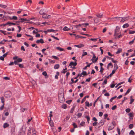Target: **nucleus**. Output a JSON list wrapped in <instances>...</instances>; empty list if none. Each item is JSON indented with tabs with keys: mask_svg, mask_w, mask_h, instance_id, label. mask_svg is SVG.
<instances>
[{
	"mask_svg": "<svg viewBox=\"0 0 135 135\" xmlns=\"http://www.w3.org/2000/svg\"><path fill=\"white\" fill-rule=\"evenodd\" d=\"M107 83V80L106 79H105L102 84L103 85H104V84H106Z\"/></svg>",
	"mask_w": 135,
	"mask_h": 135,
	"instance_id": "nucleus-56",
	"label": "nucleus"
},
{
	"mask_svg": "<svg viewBox=\"0 0 135 135\" xmlns=\"http://www.w3.org/2000/svg\"><path fill=\"white\" fill-rule=\"evenodd\" d=\"M58 30H54L52 29H48L46 31H44V32L46 34L48 32H54L55 31H57Z\"/></svg>",
	"mask_w": 135,
	"mask_h": 135,
	"instance_id": "nucleus-6",
	"label": "nucleus"
},
{
	"mask_svg": "<svg viewBox=\"0 0 135 135\" xmlns=\"http://www.w3.org/2000/svg\"><path fill=\"white\" fill-rule=\"evenodd\" d=\"M76 62V61H75V62L73 61L71 62L69 64V66H76L77 64V63Z\"/></svg>",
	"mask_w": 135,
	"mask_h": 135,
	"instance_id": "nucleus-9",
	"label": "nucleus"
},
{
	"mask_svg": "<svg viewBox=\"0 0 135 135\" xmlns=\"http://www.w3.org/2000/svg\"><path fill=\"white\" fill-rule=\"evenodd\" d=\"M0 32H1L3 33L4 35H6V31L2 30H0Z\"/></svg>",
	"mask_w": 135,
	"mask_h": 135,
	"instance_id": "nucleus-40",
	"label": "nucleus"
},
{
	"mask_svg": "<svg viewBox=\"0 0 135 135\" xmlns=\"http://www.w3.org/2000/svg\"><path fill=\"white\" fill-rule=\"evenodd\" d=\"M49 61L51 63H54L55 62V61L53 60H50Z\"/></svg>",
	"mask_w": 135,
	"mask_h": 135,
	"instance_id": "nucleus-60",
	"label": "nucleus"
},
{
	"mask_svg": "<svg viewBox=\"0 0 135 135\" xmlns=\"http://www.w3.org/2000/svg\"><path fill=\"white\" fill-rule=\"evenodd\" d=\"M52 57L55 59H57V60L59 59V58H58V57L56 56L53 55V56H52Z\"/></svg>",
	"mask_w": 135,
	"mask_h": 135,
	"instance_id": "nucleus-45",
	"label": "nucleus"
},
{
	"mask_svg": "<svg viewBox=\"0 0 135 135\" xmlns=\"http://www.w3.org/2000/svg\"><path fill=\"white\" fill-rule=\"evenodd\" d=\"M129 26V25L128 23H126L123 26V27L124 28L128 27Z\"/></svg>",
	"mask_w": 135,
	"mask_h": 135,
	"instance_id": "nucleus-17",
	"label": "nucleus"
},
{
	"mask_svg": "<svg viewBox=\"0 0 135 135\" xmlns=\"http://www.w3.org/2000/svg\"><path fill=\"white\" fill-rule=\"evenodd\" d=\"M87 55V53L86 52H83V53L82 55V57L83 56H84L85 55Z\"/></svg>",
	"mask_w": 135,
	"mask_h": 135,
	"instance_id": "nucleus-36",
	"label": "nucleus"
},
{
	"mask_svg": "<svg viewBox=\"0 0 135 135\" xmlns=\"http://www.w3.org/2000/svg\"><path fill=\"white\" fill-rule=\"evenodd\" d=\"M42 74L45 76H46L47 75V74L46 71H44L42 73Z\"/></svg>",
	"mask_w": 135,
	"mask_h": 135,
	"instance_id": "nucleus-49",
	"label": "nucleus"
},
{
	"mask_svg": "<svg viewBox=\"0 0 135 135\" xmlns=\"http://www.w3.org/2000/svg\"><path fill=\"white\" fill-rule=\"evenodd\" d=\"M85 105L86 106L89 107L90 106L89 103L88 101H86L85 102Z\"/></svg>",
	"mask_w": 135,
	"mask_h": 135,
	"instance_id": "nucleus-33",
	"label": "nucleus"
},
{
	"mask_svg": "<svg viewBox=\"0 0 135 135\" xmlns=\"http://www.w3.org/2000/svg\"><path fill=\"white\" fill-rule=\"evenodd\" d=\"M70 30L66 26H65L63 28V30L64 31H68Z\"/></svg>",
	"mask_w": 135,
	"mask_h": 135,
	"instance_id": "nucleus-16",
	"label": "nucleus"
},
{
	"mask_svg": "<svg viewBox=\"0 0 135 135\" xmlns=\"http://www.w3.org/2000/svg\"><path fill=\"white\" fill-rule=\"evenodd\" d=\"M12 20H16L17 19V17L16 16H13L12 17Z\"/></svg>",
	"mask_w": 135,
	"mask_h": 135,
	"instance_id": "nucleus-48",
	"label": "nucleus"
},
{
	"mask_svg": "<svg viewBox=\"0 0 135 135\" xmlns=\"http://www.w3.org/2000/svg\"><path fill=\"white\" fill-rule=\"evenodd\" d=\"M48 12V11L47 9H41L39 12L40 14L41 15H44L46 14Z\"/></svg>",
	"mask_w": 135,
	"mask_h": 135,
	"instance_id": "nucleus-1",
	"label": "nucleus"
},
{
	"mask_svg": "<svg viewBox=\"0 0 135 135\" xmlns=\"http://www.w3.org/2000/svg\"><path fill=\"white\" fill-rule=\"evenodd\" d=\"M86 118L87 119V121L88 122H89L90 120V118L89 116H86Z\"/></svg>",
	"mask_w": 135,
	"mask_h": 135,
	"instance_id": "nucleus-54",
	"label": "nucleus"
},
{
	"mask_svg": "<svg viewBox=\"0 0 135 135\" xmlns=\"http://www.w3.org/2000/svg\"><path fill=\"white\" fill-rule=\"evenodd\" d=\"M74 107L72 108H71V110L70 111V113H73V112L74 110Z\"/></svg>",
	"mask_w": 135,
	"mask_h": 135,
	"instance_id": "nucleus-55",
	"label": "nucleus"
},
{
	"mask_svg": "<svg viewBox=\"0 0 135 135\" xmlns=\"http://www.w3.org/2000/svg\"><path fill=\"white\" fill-rule=\"evenodd\" d=\"M7 7V6L5 5H3V4H0V7H1V8H5Z\"/></svg>",
	"mask_w": 135,
	"mask_h": 135,
	"instance_id": "nucleus-24",
	"label": "nucleus"
},
{
	"mask_svg": "<svg viewBox=\"0 0 135 135\" xmlns=\"http://www.w3.org/2000/svg\"><path fill=\"white\" fill-rule=\"evenodd\" d=\"M74 46L78 47V48H80L84 46V45L83 44H80L78 45H75Z\"/></svg>",
	"mask_w": 135,
	"mask_h": 135,
	"instance_id": "nucleus-12",
	"label": "nucleus"
},
{
	"mask_svg": "<svg viewBox=\"0 0 135 135\" xmlns=\"http://www.w3.org/2000/svg\"><path fill=\"white\" fill-rule=\"evenodd\" d=\"M117 130L118 132V134L120 135V129L119 128H117Z\"/></svg>",
	"mask_w": 135,
	"mask_h": 135,
	"instance_id": "nucleus-57",
	"label": "nucleus"
},
{
	"mask_svg": "<svg viewBox=\"0 0 135 135\" xmlns=\"http://www.w3.org/2000/svg\"><path fill=\"white\" fill-rule=\"evenodd\" d=\"M126 112L127 113H129L131 111V109L130 108H127L125 110Z\"/></svg>",
	"mask_w": 135,
	"mask_h": 135,
	"instance_id": "nucleus-39",
	"label": "nucleus"
},
{
	"mask_svg": "<svg viewBox=\"0 0 135 135\" xmlns=\"http://www.w3.org/2000/svg\"><path fill=\"white\" fill-rule=\"evenodd\" d=\"M42 17L43 18H49L51 17V16L50 15L45 14L43 15Z\"/></svg>",
	"mask_w": 135,
	"mask_h": 135,
	"instance_id": "nucleus-7",
	"label": "nucleus"
},
{
	"mask_svg": "<svg viewBox=\"0 0 135 135\" xmlns=\"http://www.w3.org/2000/svg\"><path fill=\"white\" fill-rule=\"evenodd\" d=\"M25 130L23 129L21 130L18 135H24L25 134Z\"/></svg>",
	"mask_w": 135,
	"mask_h": 135,
	"instance_id": "nucleus-10",
	"label": "nucleus"
},
{
	"mask_svg": "<svg viewBox=\"0 0 135 135\" xmlns=\"http://www.w3.org/2000/svg\"><path fill=\"white\" fill-rule=\"evenodd\" d=\"M73 126H74V127L75 128H76L77 127V126L75 124V123H74L73 124Z\"/></svg>",
	"mask_w": 135,
	"mask_h": 135,
	"instance_id": "nucleus-59",
	"label": "nucleus"
},
{
	"mask_svg": "<svg viewBox=\"0 0 135 135\" xmlns=\"http://www.w3.org/2000/svg\"><path fill=\"white\" fill-rule=\"evenodd\" d=\"M114 128V127L112 126H109L108 128V131H110L113 128Z\"/></svg>",
	"mask_w": 135,
	"mask_h": 135,
	"instance_id": "nucleus-27",
	"label": "nucleus"
},
{
	"mask_svg": "<svg viewBox=\"0 0 135 135\" xmlns=\"http://www.w3.org/2000/svg\"><path fill=\"white\" fill-rule=\"evenodd\" d=\"M129 134H132V135H134V132L132 130H131L130 132L129 133Z\"/></svg>",
	"mask_w": 135,
	"mask_h": 135,
	"instance_id": "nucleus-35",
	"label": "nucleus"
},
{
	"mask_svg": "<svg viewBox=\"0 0 135 135\" xmlns=\"http://www.w3.org/2000/svg\"><path fill=\"white\" fill-rule=\"evenodd\" d=\"M131 90V89H129L126 92V93L125 94V95H126L127 94H128L129 92Z\"/></svg>",
	"mask_w": 135,
	"mask_h": 135,
	"instance_id": "nucleus-28",
	"label": "nucleus"
},
{
	"mask_svg": "<svg viewBox=\"0 0 135 135\" xmlns=\"http://www.w3.org/2000/svg\"><path fill=\"white\" fill-rule=\"evenodd\" d=\"M122 49H119L118 51L116 52V54H118L120 53L122 51Z\"/></svg>",
	"mask_w": 135,
	"mask_h": 135,
	"instance_id": "nucleus-23",
	"label": "nucleus"
},
{
	"mask_svg": "<svg viewBox=\"0 0 135 135\" xmlns=\"http://www.w3.org/2000/svg\"><path fill=\"white\" fill-rule=\"evenodd\" d=\"M85 124V122H81L80 124V125L81 126H83Z\"/></svg>",
	"mask_w": 135,
	"mask_h": 135,
	"instance_id": "nucleus-61",
	"label": "nucleus"
},
{
	"mask_svg": "<svg viewBox=\"0 0 135 135\" xmlns=\"http://www.w3.org/2000/svg\"><path fill=\"white\" fill-rule=\"evenodd\" d=\"M21 49L23 51H25V49L24 48V47L23 46H22L21 47Z\"/></svg>",
	"mask_w": 135,
	"mask_h": 135,
	"instance_id": "nucleus-64",
	"label": "nucleus"
},
{
	"mask_svg": "<svg viewBox=\"0 0 135 135\" xmlns=\"http://www.w3.org/2000/svg\"><path fill=\"white\" fill-rule=\"evenodd\" d=\"M129 18V16L124 17H121V20L120 21V22H123L127 20Z\"/></svg>",
	"mask_w": 135,
	"mask_h": 135,
	"instance_id": "nucleus-5",
	"label": "nucleus"
},
{
	"mask_svg": "<svg viewBox=\"0 0 135 135\" xmlns=\"http://www.w3.org/2000/svg\"><path fill=\"white\" fill-rule=\"evenodd\" d=\"M127 99V97H124V100L122 101V103H121V104H122L124 102V101H125Z\"/></svg>",
	"mask_w": 135,
	"mask_h": 135,
	"instance_id": "nucleus-42",
	"label": "nucleus"
},
{
	"mask_svg": "<svg viewBox=\"0 0 135 135\" xmlns=\"http://www.w3.org/2000/svg\"><path fill=\"white\" fill-rule=\"evenodd\" d=\"M51 37H52L53 38H54L56 39L57 40H59V39L58 38H57V37H56L52 35L51 36Z\"/></svg>",
	"mask_w": 135,
	"mask_h": 135,
	"instance_id": "nucleus-58",
	"label": "nucleus"
},
{
	"mask_svg": "<svg viewBox=\"0 0 135 135\" xmlns=\"http://www.w3.org/2000/svg\"><path fill=\"white\" fill-rule=\"evenodd\" d=\"M114 69H115V70H117V69L118 68V66L117 65V64H115L114 65Z\"/></svg>",
	"mask_w": 135,
	"mask_h": 135,
	"instance_id": "nucleus-22",
	"label": "nucleus"
},
{
	"mask_svg": "<svg viewBox=\"0 0 135 135\" xmlns=\"http://www.w3.org/2000/svg\"><path fill=\"white\" fill-rule=\"evenodd\" d=\"M59 65L58 64L55 65L54 66V68L55 69H57L59 68Z\"/></svg>",
	"mask_w": 135,
	"mask_h": 135,
	"instance_id": "nucleus-18",
	"label": "nucleus"
},
{
	"mask_svg": "<svg viewBox=\"0 0 135 135\" xmlns=\"http://www.w3.org/2000/svg\"><path fill=\"white\" fill-rule=\"evenodd\" d=\"M96 16L100 18L102 17V14H97Z\"/></svg>",
	"mask_w": 135,
	"mask_h": 135,
	"instance_id": "nucleus-34",
	"label": "nucleus"
},
{
	"mask_svg": "<svg viewBox=\"0 0 135 135\" xmlns=\"http://www.w3.org/2000/svg\"><path fill=\"white\" fill-rule=\"evenodd\" d=\"M4 104H3V105L0 107V110H2L3 108H4Z\"/></svg>",
	"mask_w": 135,
	"mask_h": 135,
	"instance_id": "nucleus-51",
	"label": "nucleus"
},
{
	"mask_svg": "<svg viewBox=\"0 0 135 135\" xmlns=\"http://www.w3.org/2000/svg\"><path fill=\"white\" fill-rule=\"evenodd\" d=\"M36 43L37 44H38L40 43L42 44L44 43V41L43 39L41 38L40 40H37L36 41Z\"/></svg>",
	"mask_w": 135,
	"mask_h": 135,
	"instance_id": "nucleus-11",
	"label": "nucleus"
},
{
	"mask_svg": "<svg viewBox=\"0 0 135 135\" xmlns=\"http://www.w3.org/2000/svg\"><path fill=\"white\" fill-rule=\"evenodd\" d=\"M97 39H98V38H91L90 39V40H91L95 42L97 41Z\"/></svg>",
	"mask_w": 135,
	"mask_h": 135,
	"instance_id": "nucleus-50",
	"label": "nucleus"
},
{
	"mask_svg": "<svg viewBox=\"0 0 135 135\" xmlns=\"http://www.w3.org/2000/svg\"><path fill=\"white\" fill-rule=\"evenodd\" d=\"M104 70V68H103L102 67H100V72L101 73H102L103 72Z\"/></svg>",
	"mask_w": 135,
	"mask_h": 135,
	"instance_id": "nucleus-47",
	"label": "nucleus"
},
{
	"mask_svg": "<svg viewBox=\"0 0 135 135\" xmlns=\"http://www.w3.org/2000/svg\"><path fill=\"white\" fill-rule=\"evenodd\" d=\"M20 20H21V21L19 22H23L24 21H28V20L26 19L25 18H21L20 19Z\"/></svg>",
	"mask_w": 135,
	"mask_h": 135,
	"instance_id": "nucleus-14",
	"label": "nucleus"
},
{
	"mask_svg": "<svg viewBox=\"0 0 135 135\" xmlns=\"http://www.w3.org/2000/svg\"><path fill=\"white\" fill-rule=\"evenodd\" d=\"M19 67L20 68H22L23 67V65L22 64H19L18 65Z\"/></svg>",
	"mask_w": 135,
	"mask_h": 135,
	"instance_id": "nucleus-62",
	"label": "nucleus"
},
{
	"mask_svg": "<svg viewBox=\"0 0 135 135\" xmlns=\"http://www.w3.org/2000/svg\"><path fill=\"white\" fill-rule=\"evenodd\" d=\"M86 99V97H85L81 101V103H83L85 100Z\"/></svg>",
	"mask_w": 135,
	"mask_h": 135,
	"instance_id": "nucleus-63",
	"label": "nucleus"
},
{
	"mask_svg": "<svg viewBox=\"0 0 135 135\" xmlns=\"http://www.w3.org/2000/svg\"><path fill=\"white\" fill-rule=\"evenodd\" d=\"M9 126V124L7 123H5L4 124V125H3V127L4 128H5Z\"/></svg>",
	"mask_w": 135,
	"mask_h": 135,
	"instance_id": "nucleus-20",
	"label": "nucleus"
},
{
	"mask_svg": "<svg viewBox=\"0 0 135 135\" xmlns=\"http://www.w3.org/2000/svg\"><path fill=\"white\" fill-rule=\"evenodd\" d=\"M7 41V40L4 39L3 41L0 42V44H4V42H6Z\"/></svg>",
	"mask_w": 135,
	"mask_h": 135,
	"instance_id": "nucleus-30",
	"label": "nucleus"
},
{
	"mask_svg": "<svg viewBox=\"0 0 135 135\" xmlns=\"http://www.w3.org/2000/svg\"><path fill=\"white\" fill-rule=\"evenodd\" d=\"M56 49L60 50V51H62L64 50V49H63L61 48L60 47H56Z\"/></svg>",
	"mask_w": 135,
	"mask_h": 135,
	"instance_id": "nucleus-25",
	"label": "nucleus"
},
{
	"mask_svg": "<svg viewBox=\"0 0 135 135\" xmlns=\"http://www.w3.org/2000/svg\"><path fill=\"white\" fill-rule=\"evenodd\" d=\"M62 107L64 109H65L66 108L67 106L66 104H64L62 105Z\"/></svg>",
	"mask_w": 135,
	"mask_h": 135,
	"instance_id": "nucleus-32",
	"label": "nucleus"
},
{
	"mask_svg": "<svg viewBox=\"0 0 135 135\" xmlns=\"http://www.w3.org/2000/svg\"><path fill=\"white\" fill-rule=\"evenodd\" d=\"M11 92L10 91H8L5 93L4 95L6 98H9L11 97Z\"/></svg>",
	"mask_w": 135,
	"mask_h": 135,
	"instance_id": "nucleus-2",
	"label": "nucleus"
},
{
	"mask_svg": "<svg viewBox=\"0 0 135 135\" xmlns=\"http://www.w3.org/2000/svg\"><path fill=\"white\" fill-rule=\"evenodd\" d=\"M105 122V120H103L102 119L100 121V122L98 123V124L100 125V126H99V127L103 125Z\"/></svg>",
	"mask_w": 135,
	"mask_h": 135,
	"instance_id": "nucleus-8",
	"label": "nucleus"
},
{
	"mask_svg": "<svg viewBox=\"0 0 135 135\" xmlns=\"http://www.w3.org/2000/svg\"><path fill=\"white\" fill-rule=\"evenodd\" d=\"M129 33L130 34H133L135 33V31H131V30H129Z\"/></svg>",
	"mask_w": 135,
	"mask_h": 135,
	"instance_id": "nucleus-37",
	"label": "nucleus"
},
{
	"mask_svg": "<svg viewBox=\"0 0 135 135\" xmlns=\"http://www.w3.org/2000/svg\"><path fill=\"white\" fill-rule=\"evenodd\" d=\"M82 115V114L80 113H78L77 114V116L79 118Z\"/></svg>",
	"mask_w": 135,
	"mask_h": 135,
	"instance_id": "nucleus-41",
	"label": "nucleus"
},
{
	"mask_svg": "<svg viewBox=\"0 0 135 135\" xmlns=\"http://www.w3.org/2000/svg\"><path fill=\"white\" fill-rule=\"evenodd\" d=\"M51 118H50V120H49V124H50V125L51 127H53L54 126L53 122L52 121H51Z\"/></svg>",
	"mask_w": 135,
	"mask_h": 135,
	"instance_id": "nucleus-15",
	"label": "nucleus"
},
{
	"mask_svg": "<svg viewBox=\"0 0 135 135\" xmlns=\"http://www.w3.org/2000/svg\"><path fill=\"white\" fill-rule=\"evenodd\" d=\"M22 59L21 58H18L17 59V61L18 62H21L22 61Z\"/></svg>",
	"mask_w": 135,
	"mask_h": 135,
	"instance_id": "nucleus-52",
	"label": "nucleus"
},
{
	"mask_svg": "<svg viewBox=\"0 0 135 135\" xmlns=\"http://www.w3.org/2000/svg\"><path fill=\"white\" fill-rule=\"evenodd\" d=\"M92 63H90L88 64L86 66H85L84 68L83 69L84 70L86 69L87 67H89L90 65L92 64Z\"/></svg>",
	"mask_w": 135,
	"mask_h": 135,
	"instance_id": "nucleus-21",
	"label": "nucleus"
},
{
	"mask_svg": "<svg viewBox=\"0 0 135 135\" xmlns=\"http://www.w3.org/2000/svg\"><path fill=\"white\" fill-rule=\"evenodd\" d=\"M81 74L84 75H88V74H86V72L85 71H83L82 72Z\"/></svg>",
	"mask_w": 135,
	"mask_h": 135,
	"instance_id": "nucleus-43",
	"label": "nucleus"
},
{
	"mask_svg": "<svg viewBox=\"0 0 135 135\" xmlns=\"http://www.w3.org/2000/svg\"><path fill=\"white\" fill-rule=\"evenodd\" d=\"M133 124H131L130 125H129V128L130 129H132L133 128Z\"/></svg>",
	"mask_w": 135,
	"mask_h": 135,
	"instance_id": "nucleus-38",
	"label": "nucleus"
},
{
	"mask_svg": "<svg viewBox=\"0 0 135 135\" xmlns=\"http://www.w3.org/2000/svg\"><path fill=\"white\" fill-rule=\"evenodd\" d=\"M117 107V106L116 105H115L112 107V110H114Z\"/></svg>",
	"mask_w": 135,
	"mask_h": 135,
	"instance_id": "nucleus-46",
	"label": "nucleus"
},
{
	"mask_svg": "<svg viewBox=\"0 0 135 135\" xmlns=\"http://www.w3.org/2000/svg\"><path fill=\"white\" fill-rule=\"evenodd\" d=\"M103 113L102 112H99V116L101 117L102 116Z\"/></svg>",
	"mask_w": 135,
	"mask_h": 135,
	"instance_id": "nucleus-53",
	"label": "nucleus"
},
{
	"mask_svg": "<svg viewBox=\"0 0 135 135\" xmlns=\"http://www.w3.org/2000/svg\"><path fill=\"white\" fill-rule=\"evenodd\" d=\"M92 53L93 54V56L91 60L93 62L95 63L97 61L98 59V58L97 57L96 58V56L95 55V54L93 53V52H92Z\"/></svg>",
	"mask_w": 135,
	"mask_h": 135,
	"instance_id": "nucleus-4",
	"label": "nucleus"
},
{
	"mask_svg": "<svg viewBox=\"0 0 135 135\" xmlns=\"http://www.w3.org/2000/svg\"><path fill=\"white\" fill-rule=\"evenodd\" d=\"M133 112H130V113L128 114V115L129 116V118L130 119H132V117L133 116Z\"/></svg>",
	"mask_w": 135,
	"mask_h": 135,
	"instance_id": "nucleus-13",
	"label": "nucleus"
},
{
	"mask_svg": "<svg viewBox=\"0 0 135 135\" xmlns=\"http://www.w3.org/2000/svg\"><path fill=\"white\" fill-rule=\"evenodd\" d=\"M32 135H36V132L34 129H32Z\"/></svg>",
	"mask_w": 135,
	"mask_h": 135,
	"instance_id": "nucleus-29",
	"label": "nucleus"
},
{
	"mask_svg": "<svg viewBox=\"0 0 135 135\" xmlns=\"http://www.w3.org/2000/svg\"><path fill=\"white\" fill-rule=\"evenodd\" d=\"M135 39V38H134L133 40H132L131 41H130L129 42V44L130 45L132 44L134 42V41Z\"/></svg>",
	"mask_w": 135,
	"mask_h": 135,
	"instance_id": "nucleus-44",
	"label": "nucleus"
},
{
	"mask_svg": "<svg viewBox=\"0 0 135 135\" xmlns=\"http://www.w3.org/2000/svg\"><path fill=\"white\" fill-rule=\"evenodd\" d=\"M130 102L129 103V104H131L134 102V99L132 98V96H131L130 97Z\"/></svg>",
	"mask_w": 135,
	"mask_h": 135,
	"instance_id": "nucleus-19",
	"label": "nucleus"
},
{
	"mask_svg": "<svg viewBox=\"0 0 135 135\" xmlns=\"http://www.w3.org/2000/svg\"><path fill=\"white\" fill-rule=\"evenodd\" d=\"M31 128L29 129H28V131L27 135H31Z\"/></svg>",
	"mask_w": 135,
	"mask_h": 135,
	"instance_id": "nucleus-31",
	"label": "nucleus"
},
{
	"mask_svg": "<svg viewBox=\"0 0 135 135\" xmlns=\"http://www.w3.org/2000/svg\"><path fill=\"white\" fill-rule=\"evenodd\" d=\"M120 30V28L118 26H117L115 30V33L114 36H117L118 35V32Z\"/></svg>",
	"mask_w": 135,
	"mask_h": 135,
	"instance_id": "nucleus-3",
	"label": "nucleus"
},
{
	"mask_svg": "<svg viewBox=\"0 0 135 135\" xmlns=\"http://www.w3.org/2000/svg\"><path fill=\"white\" fill-rule=\"evenodd\" d=\"M1 102L3 104H4V98L3 97H1Z\"/></svg>",
	"mask_w": 135,
	"mask_h": 135,
	"instance_id": "nucleus-26",
	"label": "nucleus"
}]
</instances>
